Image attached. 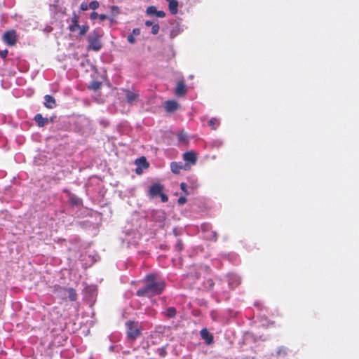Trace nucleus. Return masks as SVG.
Returning a JSON list of instances; mask_svg holds the SVG:
<instances>
[{
  "instance_id": "79ce46f5",
  "label": "nucleus",
  "mask_w": 359,
  "mask_h": 359,
  "mask_svg": "<svg viewBox=\"0 0 359 359\" xmlns=\"http://www.w3.org/2000/svg\"><path fill=\"white\" fill-rule=\"evenodd\" d=\"M167 352H166V350L165 348H162L159 350V355L161 356V357H165V355H166Z\"/></svg>"
},
{
  "instance_id": "f8f14e48",
  "label": "nucleus",
  "mask_w": 359,
  "mask_h": 359,
  "mask_svg": "<svg viewBox=\"0 0 359 359\" xmlns=\"http://www.w3.org/2000/svg\"><path fill=\"white\" fill-rule=\"evenodd\" d=\"M186 93L187 90L184 81H178L175 91V95L177 96H184Z\"/></svg>"
},
{
  "instance_id": "39448f33",
  "label": "nucleus",
  "mask_w": 359,
  "mask_h": 359,
  "mask_svg": "<svg viewBox=\"0 0 359 359\" xmlns=\"http://www.w3.org/2000/svg\"><path fill=\"white\" fill-rule=\"evenodd\" d=\"M4 42L8 46H13L16 43V34L13 30L8 31L3 36Z\"/></svg>"
},
{
  "instance_id": "e433bc0d",
  "label": "nucleus",
  "mask_w": 359,
  "mask_h": 359,
  "mask_svg": "<svg viewBox=\"0 0 359 359\" xmlns=\"http://www.w3.org/2000/svg\"><path fill=\"white\" fill-rule=\"evenodd\" d=\"M161 198L162 202L165 203L168 201V197L163 194V192L159 195Z\"/></svg>"
},
{
  "instance_id": "f704fd0d",
  "label": "nucleus",
  "mask_w": 359,
  "mask_h": 359,
  "mask_svg": "<svg viewBox=\"0 0 359 359\" xmlns=\"http://www.w3.org/2000/svg\"><path fill=\"white\" fill-rule=\"evenodd\" d=\"M223 144V142L221 141V140H214L212 143V146L213 147H219L220 146H222Z\"/></svg>"
},
{
  "instance_id": "7c9ffc66",
  "label": "nucleus",
  "mask_w": 359,
  "mask_h": 359,
  "mask_svg": "<svg viewBox=\"0 0 359 359\" xmlns=\"http://www.w3.org/2000/svg\"><path fill=\"white\" fill-rule=\"evenodd\" d=\"M180 187L182 191L185 194V195H189L190 194V192L188 191L187 185L186 183L182 182L180 184Z\"/></svg>"
},
{
  "instance_id": "b1692460",
  "label": "nucleus",
  "mask_w": 359,
  "mask_h": 359,
  "mask_svg": "<svg viewBox=\"0 0 359 359\" xmlns=\"http://www.w3.org/2000/svg\"><path fill=\"white\" fill-rule=\"evenodd\" d=\"M79 35L83 36L88 31L89 26L87 25H82V26H80V27H79Z\"/></svg>"
},
{
  "instance_id": "c03bdc74",
  "label": "nucleus",
  "mask_w": 359,
  "mask_h": 359,
  "mask_svg": "<svg viewBox=\"0 0 359 359\" xmlns=\"http://www.w3.org/2000/svg\"><path fill=\"white\" fill-rule=\"evenodd\" d=\"M98 18H100V21H102V22L108 18V17L104 14L99 15Z\"/></svg>"
},
{
  "instance_id": "c85d7f7f",
  "label": "nucleus",
  "mask_w": 359,
  "mask_h": 359,
  "mask_svg": "<svg viewBox=\"0 0 359 359\" xmlns=\"http://www.w3.org/2000/svg\"><path fill=\"white\" fill-rule=\"evenodd\" d=\"M175 249L178 252H180L183 249V244L181 240H177L175 245Z\"/></svg>"
},
{
  "instance_id": "393cba45",
  "label": "nucleus",
  "mask_w": 359,
  "mask_h": 359,
  "mask_svg": "<svg viewBox=\"0 0 359 359\" xmlns=\"http://www.w3.org/2000/svg\"><path fill=\"white\" fill-rule=\"evenodd\" d=\"M99 6H100V4L96 0L92 1L88 4L89 8L92 9V10H94V11L96 10L97 8H98Z\"/></svg>"
},
{
  "instance_id": "58836bf2",
  "label": "nucleus",
  "mask_w": 359,
  "mask_h": 359,
  "mask_svg": "<svg viewBox=\"0 0 359 359\" xmlns=\"http://www.w3.org/2000/svg\"><path fill=\"white\" fill-rule=\"evenodd\" d=\"M156 15L158 18H164L165 15V13L163 11H157L156 10Z\"/></svg>"
},
{
  "instance_id": "8fccbe9b",
  "label": "nucleus",
  "mask_w": 359,
  "mask_h": 359,
  "mask_svg": "<svg viewBox=\"0 0 359 359\" xmlns=\"http://www.w3.org/2000/svg\"><path fill=\"white\" fill-rule=\"evenodd\" d=\"M110 21L111 23H113L114 22V19H112V18L110 19Z\"/></svg>"
},
{
  "instance_id": "1a4fd4ad",
  "label": "nucleus",
  "mask_w": 359,
  "mask_h": 359,
  "mask_svg": "<svg viewBox=\"0 0 359 359\" xmlns=\"http://www.w3.org/2000/svg\"><path fill=\"white\" fill-rule=\"evenodd\" d=\"M163 186L160 184H153L149 191V194L150 197L154 198L157 196H159L163 192Z\"/></svg>"
},
{
  "instance_id": "6e6552de",
  "label": "nucleus",
  "mask_w": 359,
  "mask_h": 359,
  "mask_svg": "<svg viewBox=\"0 0 359 359\" xmlns=\"http://www.w3.org/2000/svg\"><path fill=\"white\" fill-rule=\"evenodd\" d=\"M201 338L205 341L206 345H211L214 342V337L206 328H203L200 332Z\"/></svg>"
},
{
  "instance_id": "9b49d317",
  "label": "nucleus",
  "mask_w": 359,
  "mask_h": 359,
  "mask_svg": "<svg viewBox=\"0 0 359 359\" xmlns=\"http://www.w3.org/2000/svg\"><path fill=\"white\" fill-rule=\"evenodd\" d=\"M183 159L189 166L196 162V155L193 151H187L183 154Z\"/></svg>"
},
{
  "instance_id": "a18cd8bd",
  "label": "nucleus",
  "mask_w": 359,
  "mask_h": 359,
  "mask_svg": "<svg viewBox=\"0 0 359 359\" xmlns=\"http://www.w3.org/2000/svg\"><path fill=\"white\" fill-rule=\"evenodd\" d=\"M154 24V23L153 22L149 21V20H147V21L145 22V25H146L147 27H151Z\"/></svg>"
},
{
  "instance_id": "7ed1b4c3",
  "label": "nucleus",
  "mask_w": 359,
  "mask_h": 359,
  "mask_svg": "<svg viewBox=\"0 0 359 359\" xmlns=\"http://www.w3.org/2000/svg\"><path fill=\"white\" fill-rule=\"evenodd\" d=\"M126 325L128 337L134 341L141 334V331L133 322H128Z\"/></svg>"
},
{
  "instance_id": "412c9836",
  "label": "nucleus",
  "mask_w": 359,
  "mask_h": 359,
  "mask_svg": "<svg viewBox=\"0 0 359 359\" xmlns=\"http://www.w3.org/2000/svg\"><path fill=\"white\" fill-rule=\"evenodd\" d=\"M177 138L179 142L182 143L187 142V135L184 131H181L177 134Z\"/></svg>"
},
{
  "instance_id": "f257e3e1",
  "label": "nucleus",
  "mask_w": 359,
  "mask_h": 359,
  "mask_svg": "<svg viewBox=\"0 0 359 359\" xmlns=\"http://www.w3.org/2000/svg\"><path fill=\"white\" fill-rule=\"evenodd\" d=\"M144 282V285L136 292L138 297L151 298L161 294L165 287V280L156 273L147 274L145 276Z\"/></svg>"
},
{
  "instance_id": "a211bd4d",
  "label": "nucleus",
  "mask_w": 359,
  "mask_h": 359,
  "mask_svg": "<svg viewBox=\"0 0 359 359\" xmlns=\"http://www.w3.org/2000/svg\"><path fill=\"white\" fill-rule=\"evenodd\" d=\"M168 2L169 10L172 15L177 13L178 1L176 0H166Z\"/></svg>"
},
{
  "instance_id": "2f4dec72",
  "label": "nucleus",
  "mask_w": 359,
  "mask_h": 359,
  "mask_svg": "<svg viewBox=\"0 0 359 359\" xmlns=\"http://www.w3.org/2000/svg\"><path fill=\"white\" fill-rule=\"evenodd\" d=\"M187 201V198L184 196H182L178 198L177 203L180 205H182L186 203Z\"/></svg>"
},
{
  "instance_id": "5701e85b",
  "label": "nucleus",
  "mask_w": 359,
  "mask_h": 359,
  "mask_svg": "<svg viewBox=\"0 0 359 359\" xmlns=\"http://www.w3.org/2000/svg\"><path fill=\"white\" fill-rule=\"evenodd\" d=\"M102 86V83L98 81H93L90 84V88L93 90H99Z\"/></svg>"
},
{
  "instance_id": "f3484780",
  "label": "nucleus",
  "mask_w": 359,
  "mask_h": 359,
  "mask_svg": "<svg viewBox=\"0 0 359 359\" xmlns=\"http://www.w3.org/2000/svg\"><path fill=\"white\" fill-rule=\"evenodd\" d=\"M79 27H80L79 16L74 14L72 18V24L69 26V29L71 32H74L79 29Z\"/></svg>"
},
{
  "instance_id": "2eb2a0df",
  "label": "nucleus",
  "mask_w": 359,
  "mask_h": 359,
  "mask_svg": "<svg viewBox=\"0 0 359 359\" xmlns=\"http://www.w3.org/2000/svg\"><path fill=\"white\" fill-rule=\"evenodd\" d=\"M178 107V103L174 100H168L165 103V108L168 112H173Z\"/></svg>"
},
{
  "instance_id": "72a5a7b5",
  "label": "nucleus",
  "mask_w": 359,
  "mask_h": 359,
  "mask_svg": "<svg viewBox=\"0 0 359 359\" xmlns=\"http://www.w3.org/2000/svg\"><path fill=\"white\" fill-rule=\"evenodd\" d=\"M127 39L128 41L131 44H134L136 42V39L133 34H129L127 37Z\"/></svg>"
},
{
  "instance_id": "dca6fc26",
  "label": "nucleus",
  "mask_w": 359,
  "mask_h": 359,
  "mask_svg": "<svg viewBox=\"0 0 359 359\" xmlns=\"http://www.w3.org/2000/svg\"><path fill=\"white\" fill-rule=\"evenodd\" d=\"M34 119L39 127L44 126L49 121L48 118L43 117L41 114H36Z\"/></svg>"
},
{
  "instance_id": "de8ad7c7",
  "label": "nucleus",
  "mask_w": 359,
  "mask_h": 359,
  "mask_svg": "<svg viewBox=\"0 0 359 359\" xmlns=\"http://www.w3.org/2000/svg\"><path fill=\"white\" fill-rule=\"evenodd\" d=\"M156 213L158 214L160 217H163L164 213L163 212H158V211H156Z\"/></svg>"
},
{
  "instance_id": "f03ea898",
  "label": "nucleus",
  "mask_w": 359,
  "mask_h": 359,
  "mask_svg": "<svg viewBox=\"0 0 359 359\" xmlns=\"http://www.w3.org/2000/svg\"><path fill=\"white\" fill-rule=\"evenodd\" d=\"M103 36V32L101 29H95L88 36V49L94 51H99L102 45L101 43V38Z\"/></svg>"
},
{
  "instance_id": "9d476101",
  "label": "nucleus",
  "mask_w": 359,
  "mask_h": 359,
  "mask_svg": "<svg viewBox=\"0 0 359 359\" xmlns=\"http://www.w3.org/2000/svg\"><path fill=\"white\" fill-rule=\"evenodd\" d=\"M228 285L231 289H233L241 283L240 278L236 274H229L227 277Z\"/></svg>"
},
{
  "instance_id": "c756f323",
  "label": "nucleus",
  "mask_w": 359,
  "mask_h": 359,
  "mask_svg": "<svg viewBox=\"0 0 359 359\" xmlns=\"http://www.w3.org/2000/svg\"><path fill=\"white\" fill-rule=\"evenodd\" d=\"M159 32V25L157 23H154L151 26V33L153 34H157Z\"/></svg>"
},
{
  "instance_id": "4be33fe9",
  "label": "nucleus",
  "mask_w": 359,
  "mask_h": 359,
  "mask_svg": "<svg viewBox=\"0 0 359 359\" xmlns=\"http://www.w3.org/2000/svg\"><path fill=\"white\" fill-rule=\"evenodd\" d=\"M219 125V121L216 118H212L208 121V126H210L213 130H215Z\"/></svg>"
},
{
  "instance_id": "37998d69",
  "label": "nucleus",
  "mask_w": 359,
  "mask_h": 359,
  "mask_svg": "<svg viewBox=\"0 0 359 359\" xmlns=\"http://www.w3.org/2000/svg\"><path fill=\"white\" fill-rule=\"evenodd\" d=\"M133 35L138 36L140 34V29L139 28H135L133 29Z\"/></svg>"
},
{
  "instance_id": "cd10ccee",
  "label": "nucleus",
  "mask_w": 359,
  "mask_h": 359,
  "mask_svg": "<svg viewBox=\"0 0 359 359\" xmlns=\"http://www.w3.org/2000/svg\"><path fill=\"white\" fill-rule=\"evenodd\" d=\"M214 283L211 279H208L206 283H205L204 287L208 290H212L213 287Z\"/></svg>"
},
{
  "instance_id": "4c0bfd02",
  "label": "nucleus",
  "mask_w": 359,
  "mask_h": 359,
  "mask_svg": "<svg viewBox=\"0 0 359 359\" xmlns=\"http://www.w3.org/2000/svg\"><path fill=\"white\" fill-rule=\"evenodd\" d=\"M8 55V50L6 49L0 51V57L5 59Z\"/></svg>"
},
{
  "instance_id": "20e7f679",
  "label": "nucleus",
  "mask_w": 359,
  "mask_h": 359,
  "mask_svg": "<svg viewBox=\"0 0 359 359\" xmlns=\"http://www.w3.org/2000/svg\"><path fill=\"white\" fill-rule=\"evenodd\" d=\"M135 163L136 165L135 172L138 175L142 174L144 169L149 168V163L147 161L146 158L144 156L137 158Z\"/></svg>"
},
{
  "instance_id": "a878e982",
  "label": "nucleus",
  "mask_w": 359,
  "mask_h": 359,
  "mask_svg": "<svg viewBox=\"0 0 359 359\" xmlns=\"http://www.w3.org/2000/svg\"><path fill=\"white\" fill-rule=\"evenodd\" d=\"M146 13L147 15H156V8L155 6H151L147 8Z\"/></svg>"
},
{
  "instance_id": "49530a36",
  "label": "nucleus",
  "mask_w": 359,
  "mask_h": 359,
  "mask_svg": "<svg viewBox=\"0 0 359 359\" xmlns=\"http://www.w3.org/2000/svg\"><path fill=\"white\" fill-rule=\"evenodd\" d=\"M177 34V32H175L174 30H172L170 33V37L174 38Z\"/></svg>"
},
{
  "instance_id": "ea45409f",
  "label": "nucleus",
  "mask_w": 359,
  "mask_h": 359,
  "mask_svg": "<svg viewBox=\"0 0 359 359\" xmlns=\"http://www.w3.org/2000/svg\"><path fill=\"white\" fill-rule=\"evenodd\" d=\"M210 228V226L208 224H203L201 225V229L203 231H207Z\"/></svg>"
},
{
  "instance_id": "09e8293b",
  "label": "nucleus",
  "mask_w": 359,
  "mask_h": 359,
  "mask_svg": "<svg viewBox=\"0 0 359 359\" xmlns=\"http://www.w3.org/2000/svg\"><path fill=\"white\" fill-rule=\"evenodd\" d=\"M109 350L112 351L114 350V346H110Z\"/></svg>"
},
{
  "instance_id": "423d86ee",
  "label": "nucleus",
  "mask_w": 359,
  "mask_h": 359,
  "mask_svg": "<svg viewBox=\"0 0 359 359\" xmlns=\"http://www.w3.org/2000/svg\"><path fill=\"white\" fill-rule=\"evenodd\" d=\"M170 168L172 172L179 173L181 170H187L189 168V165L182 162H172Z\"/></svg>"
},
{
  "instance_id": "6ab92c4d",
  "label": "nucleus",
  "mask_w": 359,
  "mask_h": 359,
  "mask_svg": "<svg viewBox=\"0 0 359 359\" xmlns=\"http://www.w3.org/2000/svg\"><path fill=\"white\" fill-rule=\"evenodd\" d=\"M138 97V94L128 90L126 93V100L129 104H133Z\"/></svg>"
},
{
  "instance_id": "0eeeda50",
  "label": "nucleus",
  "mask_w": 359,
  "mask_h": 359,
  "mask_svg": "<svg viewBox=\"0 0 359 359\" xmlns=\"http://www.w3.org/2000/svg\"><path fill=\"white\" fill-rule=\"evenodd\" d=\"M68 202L72 207L81 208L83 205L82 200L71 193H68Z\"/></svg>"
},
{
  "instance_id": "473e14b6",
  "label": "nucleus",
  "mask_w": 359,
  "mask_h": 359,
  "mask_svg": "<svg viewBox=\"0 0 359 359\" xmlns=\"http://www.w3.org/2000/svg\"><path fill=\"white\" fill-rule=\"evenodd\" d=\"M206 238L215 241L217 240V233L215 231H212L209 236H206Z\"/></svg>"
},
{
  "instance_id": "c9c22d12",
  "label": "nucleus",
  "mask_w": 359,
  "mask_h": 359,
  "mask_svg": "<svg viewBox=\"0 0 359 359\" xmlns=\"http://www.w3.org/2000/svg\"><path fill=\"white\" fill-rule=\"evenodd\" d=\"M80 8L83 11H87L89 8L88 4L86 2H82Z\"/></svg>"
},
{
  "instance_id": "a19ab883",
  "label": "nucleus",
  "mask_w": 359,
  "mask_h": 359,
  "mask_svg": "<svg viewBox=\"0 0 359 359\" xmlns=\"http://www.w3.org/2000/svg\"><path fill=\"white\" fill-rule=\"evenodd\" d=\"M99 17V14L97 12L93 11L90 15L91 20H95Z\"/></svg>"
},
{
  "instance_id": "ddd939ff",
  "label": "nucleus",
  "mask_w": 359,
  "mask_h": 359,
  "mask_svg": "<svg viewBox=\"0 0 359 359\" xmlns=\"http://www.w3.org/2000/svg\"><path fill=\"white\" fill-rule=\"evenodd\" d=\"M61 290L64 293V294H67L68 298L71 301H75L77 298V294L76 292V290L73 288H61Z\"/></svg>"
},
{
  "instance_id": "bb28decb",
  "label": "nucleus",
  "mask_w": 359,
  "mask_h": 359,
  "mask_svg": "<svg viewBox=\"0 0 359 359\" xmlns=\"http://www.w3.org/2000/svg\"><path fill=\"white\" fill-rule=\"evenodd\" d=\"M277 354L278 355H285L287 354V348L284 346L279 347L277 351Z\"/></svg>"
},
{
  "instance_id": "4468645a",
  "label": "nucleus",
  "mask_w": 359,
  "mask_h": 359,
  "mask_svg": "<svg viewBox=\"0 0 359 359\" xmlns=\"http://www.w3.org/2000/svg\"><path fill=\"white\" fill-rule=\"evenodd\" d=\"M45 102L44 105L48 109H53L56 106L55 98L49 95H46L44 97Z\"/></svg>"
},
{
  "instance_id": "aec40b11",
  "label": "nucleus",
  "mask_w": 359,
  "mask_h": 359,
  "mask_svg": "<svg viewBox=\"0 0 359 359\" xmlns=\"http://www.w3.org/2000/svg\"><path fill=\"white\" fill-rule=\"evenodd\" d=\"M176 313L175 307H168L165 311V316L169 318H172L175 316Z\"/></svg>"
}]
</instances>
